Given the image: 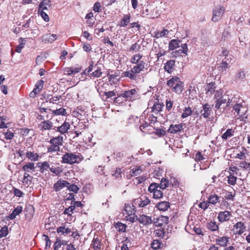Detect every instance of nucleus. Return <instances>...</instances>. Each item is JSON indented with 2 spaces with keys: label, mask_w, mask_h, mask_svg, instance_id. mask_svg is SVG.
<instances>
[{
  "label": "nucleus",
  "mask_w": 250,
  "mask_h": 250,
  "mask_svg": "<svg viewBox=\"0 0 250 250\" xmlns=\"http://www.w3.org/2000/svg\"><path fill=\"white\" fill-rule=\"evenodd\" d=\"M134 64L130 70L125 71L123 73L124 77L128 78L132 80H137L138 74L144 70L146 63L141 61L139 63Z\"/></svg>",
  "instance_id": "obj_1"
},
{
  "label": "nucleus",
  "mask_w": 250,
  "mask_h": 250,
  "mask_svg": "<svg viewBox=\"0 0 250 250\" xmlns=\"http://www.w3.org/2000/svg\"><path fill=\"white\" fill-rule=\"evenodd\" d=\"M227 105L233 108V110L235 113H237V115L240 114V112H244L248 110L242 100L238 99V98L236 97H233L230 100H229Z\"/></svg>",
  "instance_id": "obj_2"
},
{
  "label": "nucleus",
  "mask_w": 250,
  "mask_h": 250,
  "mask_svg": "<svg viewBox=\"0 0 250 250\" xmlns=\"http://www.w3.org/2000/svg\"><path fill=\"white\" fill-rule=\"evenodd\" d=\"M134 204H125V207L123 211L124 215L126 220L129 221L131 222H135L137 220L136 216L135 215V210L134 208Z\"/></svg>",
  "instance_id": "obj_3"
},
{
  "label": "nucleus",
  "mask_w": 250,
  "mask_h": 250,
  "mask_svg": "<svg viewBox=\"0 0 250 250\" xmlns=\"http://www.w3.org/2000/svg\"><path fill=\"white\" fill-rule=\"evenodd\" d=\"M81 155L76 154L74 153L67 152L62 157L61 162L63 164L73 165L75 163H79L82 160Z\"/></svg>",
  "instance_id": "obj_4"
},
{
  "label": "nucleus",
  "mask_w": 250,
  "mask_h": 250,
  "mask_svg": "<svg viewBox=\"0 0 250 250\" xmlns=\"http://www.w3.org/2000/svg\"><path fill=\"white\" fill-rule=\"evenodd\" d=\"M63 137L62 135H59L51 139L49 143L51 146L47 147V152H56L60 150V146L62 145Z\"/></svg>",
  "instance_id": "obj_5"
},
{
  "label": "nucleus",
  "mask_w": 250,
  "mask_h": 250,
  "mask_svg": "<svg viewBox=\"0 0 250 250\" xmlns=\"http://www.w3.org/2000/svg\"><path fill=\"white\" fill-rule=\"evenodd\" d=\"M225 11V8L222 5L215 6L212 10V21L217 22L220 21Z\"/></svg>",
  "instance_id": "obj_6"
},
{
  "label": "nucleus",
  "mask_w": 250,
  "mask_h": 250,
  "mask_svg": "<svg viewBox=\"0 0 250 250\" xmlns=\"http://www.w3.org/2000/svg\"><path fill=\"white\" fill-rule=\"evenodd\" d=\"M133 204L138 206L139 208H146V206L152 204L150 199L148 197L143 195L135 199L133 201Z\"/></svg>",
  "instance_id": "obj_7"
},
{
  "label": "nucleus",
  "mask_w": 250,
  "mask_h": 250,
  "mask_svg": "<svg viewBox=\"0 0 250 250\" xmlns=\"http://www.w3.org/2000/svg\"><path fill=\"white\" fill-rule=\"evenodd\" d=\"M125 101H133L137 98V91L135 89L125 91L122 94Z\"/></svg>",
  "instance_id": "obj_8"
},
{
  "label": "nucleus",
  "mask_w": 250,
  "mask_h": 250,
  "mask_svg": "<svg viewBox=\"0 0 250 250\" xmlns=\"http://www.w3.org/2000/svg\"><path fill=\"white\" fill-rule=\"evenodd\" d=\"M246 229V227L244 223L238 222L234 225L232 231L234 234L240 235L245 232Z\"/></svg>",
  "instance_id": "obj_9"
},
{
  "label": "nucleus",
  "mask_w": 250,
  "mask_h": 250,
  "mask_svg": "<svg viewBox=\"0 0 250 250\" xmlns=\"http://www.w3.org/2000/svg\"><path fill=\"white\" fill-rule=\"evenodd\" d=\"M213 105L207 103L203 105V109L201 111V114L205 118L209 117L212 114V107Z\"/></svg>",
  "instance_id": "obj_10"
},
{
  "label": "nucleus",
  "mask_w": 250,
  "mask_h": 250,
  "mask_svg": "<svg viewBox=\"0 0 250 250\" xmlns=\"http://www.w3.org/2000/svg\"><path fill=\"white\" fill-rule=\"evenodd\" d=\"M38 127L42 131L55 129V127H53V123L49 120L41 122L39 124Z\"/></svg>",
  "instance_id": "obj_11"
},
{
  "label": "nucleus",
  "mask_w": 250,
  "mask_h": 250,
  "mask_svg": "<svg viewBox=\"0 0 250 250\" xmlns=\"http://www.w3.org/2000/svg\"><path fill=\"white\" fill-rule=\"evenodd\" d=\"M104 66L102 64L97 62L95 64L94 71L90 74V77L99 78L102 76L103 72L102 71V67Z\"/></svg>",
  "instance_id": "obj_12"
},
{
  "label": "nucleus",
  "mask_w": 250,
  "mask_h": 250,
  "mask_svg": "<svg viewBox=\"0 0 250 250\" xmlns=\"http://www.w3.org/2000/svg\"><path fill=\"white\" fill-rule=\"evenodd\" d=\"M231 217H232V214L230 211H224L218 214L217 218L219 222L222 223L229 220Z\"/></svg>",
  "instance_id": "obj_13"
},
{
  "label": "nucleus",
  "mask_w": 250,
  "mask_h": 250,
  "mask_svg": "<svg viewBox=\"0 0 250 250\" xmlns=\"http://www.w3.org/2000/svg\"><path fill=\"white\" fill-rule=\"evenodd\" d=\"M69 183L65 180L60 179L54 185V189L56 191H60L62 188L68 187Z\"/></svg>",
  "instance_id": "obj_14"
},
{
  "label": "nucleus",
  "mask_w": 250,
  "mask_h": 250,
  "mask_svg": "<svg viewBox=\"0 0 250 250\" xmlns=\"http://www.w3.org/2000/svg\"><path fill=\"white\" fill-rule=\"evenodd\" d=\"M168 219V218L167 217L160 216L158 218H154L152 220V222L156 226L161 227L164 223L167 222Z\"/></svg>",
  "instance_id": "obj_15"
},
{
  "label": "nucleus",
  "mask_w": 250,
  "mask_h": 250,
  "mask_svg": "<svg viewBox=\"0 0 250 250\" xmlns=\"http://www.w3.org/2000/svg\"><path fill=\"white\" fill-rule=\"evenodd\" d=\"M138 221L143 225L146 226L151 224L152 223V219L151 217L146 215H142L138 218Z\"/></svg>",
  "instance_id": "obj_16"
},
{
  "label": "nucleus",
  "mask_w": 250,
  "mask_h": 250,
  "mask_svg": "<svg viewBox=\"0 0 250 250\" xmlns=\"http://www.w3.org/2000/svg\"><path fill=\"white\" fill-rule=\"evenodd\" d=\"M57 39L56 34H47L42 37V40L45 43L52 42L56 41Z\"/></svg>",
  "instance_id": "obj_17"
},
{
  "label": "nucleus",
  "mask_w": 250,
  "mask_h": 250,
  "mask_svg": "<svg viewBox=\"0 0 250 250\" xmlns=\"http://www.w3.org/2000/svg\"><path fill=\"white\" fill-rule=\"evenodd\" d=\"M183 129V125L182 124L178 125H171L168 130V132L172 134H175L180 132Z\"/></svg>",
  "instance_id": "obj_18"
},
{
  "label": "nucleus",
  "mask_w": 250,
  "mask_h": 250,
  "mask_svg": "<svg viewBox=\"0 0 250 250\" xmlns=\"http://www.w3.org/2000/svg\"><path fill=\"white\" fill-rule=\"evenodd\" d=\"M229 238L227 236L218 237L215 240L216 245L221 247L227 246Z\"/></svg>",
  "instance_id": "obj_19"
},
{
  "label": "nucleus",
  "mask_w": 250,
  "mask_h": 250,
  "mask_svg": "<svg viewBox=\"0 0 250 250\" xmlns=\"http://www.w3.org/2000/svg\"><path fill=\"white\" fill-rule=\"evenodd\" d=\"M175 61L173 60H170L165 63V70L168 73H171L174 69Z\"/></svg>",
  "instance_id": "obj_20"
},
{
  "label": "nucleus",
  "mask_w": 250,
  "mask_h": 250,
  "mask_svg": "<svg viewBox=\"0 0 250 250\" xmlns=\"http://www.w3.org/2000/svg\"><path fill=\"white\" fill-rule=\"evenodd\" d=\"M169 33V31L167 29L163 28L162 31H156L154 32L153 37L156 39L166 37L168 35Z\"/></svg>",
  "instance_id": "obj_21"
},
{
  "label": "nucleus",
  "mask_w": 250,
  "mask_h": 250,
  "mask_svg": "<svg viewBox=\"0 0 250 250\" xmlns=\"http://www.w3.org/2000/svg\"><path fill=\"white\" fill-rule=\"evenodd\" d=\"M101 239H100L98 237H94V238L93 239L90 247L94 250H100L101 246Z\"/></svg>",
  "instance_id": "obj_22"
},
{
  "label": "nucleus",
  "mask_w": 250,
  "mask_h": 250,
  "mask_svg": "<svg viewBox=\"0 0 250 250\" xmlns=\"http://www.w3.org/2000/svg\"><path fill=\"white\" fill-rule=\"evenodd\" d=\"M131 16L130 14L124 15L122 19L121 20L119 25L120 27L126 26L130 22Z\"/></svg>",
  "instance_id": "obj_23"
},
{
  "label": "nucleus",
  "mask_w": 250,
  "mask_h": 250,
  "mask_svg": "<svg viewBox=\"0 0 250 250\" xmlns=\"http://www.w3.org/2000/svg\"><path fill=\"white\" fill-rule=\"evenodd\" d=\"M81 69V68L68 67L64 69V72L65 74L70 75L79 73Z\"/></svg>",
  "instance_id": "obj_24"
},
{
  "label": "nucleus",
  "mask_w": 250,
  "mask_h": 250,
  "mask_svg": "<svg viewBox=\"0 0 250 250\" xmlns=\"http://www.w3.org/2000/svg\"><path fill=\"white\" fill-rule=\"evenodd\" d=\"M22 211V207L21 206H18L15 208L12 212L9 215L8 217L11 220L14 219L16 216L19 215Z\"/></svg>",
  "instance_id": "obj_25"
},
{
  "label": "nucleus",
  "mask_w": 250,
  "mask_h": 250,
  "mask_svg": "<svg viewBox=\"0 0 250 250\" xmlns=\"http://www.w3.org/2000/svg\"><path fill=\"white\" fill-rule=\"evenodd\" d=\"M69 128V123L66 122H64L62 125L57 127V130L60 133L63 134L67 132Z\"/></svg>",
  "instance_id": "obj_26"
},
{
  "label": "nucleus",
  "mask_w": 250,
  "mask_h": 250,
  "mask_svg": "<svg viewBox=\"0 0 250 250\" xmlns=\"http://www.w3.org/2000/svg\"><path fill=\"white\" fill-rule=\"evenodd\" d=\"M181 42L180 40L173 39L172 40L169 42L168 45V49L169 50H173L179 47Z\"/></svg>",
  "instance_id": "obj_27"
},
{
  "label": "nucleus",
  "mask_w": 250,
  "mask_h": 250,
  "mask_svg": "<svg viewBox=\"0 0 250 250\" xmlns=\"http://www.w3.org/2000/svg\"><path fill=\"white\" fill-rule=\"evenodd\" d=\"M156 208L160 210L165 211L169 207V203L167 201H163L156 204Z\"/></svg>",
  "instance_id": "obj_28"
},
{
  "label": "nucleus",
  "mask_w": 250,
  "mask_h": 250,
  "mask_svg": "<svg viewBox=\"0 0 250 250\" xmlns=\"http://www.w3.org/2000/svg\"><path fill=\"white\" fill-rule=\"evenodd\" d=\"M183 83L180 80L179 83H176L175 85L172 88V90L176 93L180 94L183 91Z\"/></svg>",
  "instance_id": "obj_29"
},
{
  "label": "nucleus",
  "mask_w": 250,
  "mask_h": 250,
  "mask_svg": "<svg viewBox=\"0 0 250 250\" xmlns=\"http://www.w3.org/2000/svg\"><path fill=\"white\" fill-rule=\"evenodd\" d=\"M57 232L58 233H61L64 235H66L71 232V229L66 228L65 226H60L57 228Z\"/></svg>",
  "instance_id": "obj_30"
},
{
  "label": "nucleus",
  "mask_w": 250,
  "mask_h": 250,
  "mask_svg": "<svg viewBox=\"0 0 250 250\" xmlns=\"http://www.w3.org/2000/svg\"><path fill=\"white\" fill-rule=\"evenodd\" d=\"M22 168L24 171H25V172H27L28 173V172H30L31 171L34 170L35 168V167L33 163L29 162L24 165Z\"/></svg>",
  "instance_id": "obj_31"
},
{
  "label": "nucleus",
  "mask_w": 250,
  "mask_h": 250,
  "mask_svg": "<svg viewBox=\"0 0 250 250\" xmlns=\"http://www.w3.org/2000/svg\"><path fill=\"white\" fill-rule=\"evenodd\" d=\"M180 79L177 76L172 77L168 81H167V84L168 86L171 88L175 85L176 83H179Z\"/></svg>",
  "instance_id": "obj_32"
},
{
  "label": "nucleus",
  "mask_w": 250,
  "mask_h": 250,
  "mask_svg": "<svg viewBox=\"0 0 250 250\" xmlns=\"http://www.w3.org/2000/svg\"><path fill=\"white\" fill-rule=\"evenodd\" d=\"M220 198V197L215 194H211L208 198V202L214 205L219 202Z\"/></svg>",
  "instance_id": "obj_33"
},
{
  "label": "nucleus",
  "mask_w": 250,
  "mask_h": 250,
  "mask_svg": "<svg viewBox=\"0 0 250 250\" xmlns=\"http://www.w3.org/2000/svg\"><path fill=\"white\" fill-rule=\"evenodd\" d=\"M143 55L140 53L136 54L131 57L130 62L132 64L139 63Z\"/></svg>",
  "instance_id": "obj_34"
},
{
  "label": "nucleus",
  "mask_w": 250,
  "mask_h": 250,
  "mask_svg": "<svg viewBox=\"0 0 250 250\" xmlns=\"http://www.w3.org/2000/svg\"><path fill=\"white\" fill-rule=\"evenodd\" d=\"M229 63L226 61H223L217 67L218 70L221 73H226L227 69L228 68Z\"/></svg>",
  "instance_id": "obj_35"
},
{
  "label": "nucleus",
  "mask_w": 250,
  "mask_h": 250,
  "mask_svg": "<svg viewBox=\"0 0 250 250\" xmlns=\"http://www.w3.org/2000/svg\"><path fill=\"white\" fill-rule=\"evenodd\" d=\"M26 156L29 159L33 161H37L39 157V155L37 153L31 151H27Z\"/></svg>",
  "instance_id": "obj_36"
},
{
  "label": "nucleus",
  "mask_w": 250,
  "mask_h": 250,
  "mask_svg": "<svg viewBox=\"0 0 250 250\" xmlns=\"http://www.w3.org/2000/svg\"><path fill=\"white\" fill-rule=\"evenodd\" d=\"M143 170L141 167L134 166L130 171V174L131 176H135L140 174Z\"/></svg>",
  "instance_id": "obj_37"
},
{
  "label": "nucleus",
  "mask_w": 250,
  "mask_h": 250,
  "mask_svg": "<svg viewBox=\"0 0 250 250\" xmlns=\"http://www.w3.org/2000/svg\"><path fill=\"white\" fill-rule=\"evenodd\" d=\"M214 83H208L206 88V93L208 95L212 94L213 93L215 92V86Z\"/></svg>",
  "instance_id": "obj_38"
},
{
  "label": "nucleus",
  "mask_w": 250,
  "mask_h": 250,
  "mask_svg": "<svg viewBox=\"0 0 250 250\" xmlns=\"http://www.w3.org/2000/svg\"><path fill=\"white\" fill-rule=\"evenodd\" d=\"M94 66L95 63L93 61H92L90 62L89 66L84 70V71L82 73V75L84 74L90 77L91 72L93 70H94Z\"/></svg>",
  "instance_id": "obj_39"
},
{
  "label": "nucleus",
  "mask_w": 250,
  "mask_h": 250,
  "mask_svg": "<svg viewBox=\"0 0 250 250\" xmlns=\"http://www.w3.org/2000/svg\"><path fill=\"white\" fill-rule=\"evenodd\" d=\"M38 167L40 168L41 172L43 173L45 170L49 169L50 167L48 162L45 161L42 163H38Z\"/></svg>",
  "instance_id": "obj_40"
},
{
  "label": "nucleus",
  "mask_w": 250,
  "mask_h": 250,
  "mask_svg": "<svg viewBox=\"0 0 250 250\" xmlns=\"http://www.w3.org/2000/svg\"><path fill=\"white\" fill-rule=\"evenodd\" d=\"M43 81L42 80L38 81L35 85V87L33 89V92L35 93H39L43 88Z\"/></svg>",
  "instance_id": "obj_41"
},
{
  "label": "nucleus",
  "mask_w": 250,
  "mask_h": 250,
  "mask_svg": "<svg viewBox=\"0 0 250 250\" xmlns=\"http://www.w3.org/2000/svg\"><path fill=\"white\" fill-rule=\"evenodd\" d=\"M163 243L159 240L155 239L151 243V247L154 250L161 249L163 247Z\"/></svg>",
  "instance_id": "obj_42"
},
{
  "label": "nucleus",
  "mask_w": 250,
  "mask_h": 250,
  "mask_svg": "<svg viewBox=\"0 0 250 250\" xmlns=\"http://www.w3.org/2000/svg\"><path fill=\"white\" fill-rule=\"evenodd\" d=\"M142 16L144 17H147L150 19H153L155 16L151 13V10L147 8H144L142 11Z\"/></svg>",
  "instance_id": "obj_43"
},
{
  "label": "nucleus",
  "mask_w": 250,
  "mask_h": 250,
  "mask_svg": "<svg viewBox=\"0 0 250 250\" xmlns=\"http://www.w3.org/2000/svg\"><path fill=\"white\" fill-rule=\"evenodd\" d=\"M207 228L208 229L214 231L218 229V226L215 222L210 221L208 223Z\"/></svg>",
  "instance_id": "obj_44"
},
{
  "label": "nucleus",
  "mask_w": 250,
  "mask_h": 250,
  "mask_svg": "<svg viewBox=\"0 0 250 250\" xmlns=\"http://www.w3.org/2000/svg\"><path fill=\"white\" fill-rule=\"evenodd\" d=\"M234 131L232 129H228L227 131L222 135V138L223 140H227L228 138L234 135Z\"/></svg>",
  "instance_id": "obj_45"
},
{
  "label": "nucleus",
  "mask_w": 250,
  "mask_h": 250,
  "mask_svg": "<svg viewBox=\"0 0 250 250\" xmlns=\"http://www.w3.org/2000/svg\"><path fill=\"white\" fill-rule=\"evenodd\" d=\"M164 105L160 103L155 102L152 107L151 111L158 113L162 110V108Z\"/></svg>",
  "instance_id": "obj_46"
},
{
  "label": "nucleus",
  "mask_w": 250,
  "mask_h": 250,
  "mask_svg": "<svg viewBox=\"0 0 250 250\" xmlns=\"http://www.w3.org/2000/svg\"><path fill=\"white\" fill-rule=\"evenodd\" d=\"M50 171L56 176H59L62 172V168L60 167H51L49 168Z\"/></svg>",
  "instance_id": "obj_47"
},
{
  "label": "nucleus",
  "mask_w": 250,
  "mask_h": 250,
  "mask_svg": "<svg viewBox=\"0 0 250 250\" xmlns=\"http://www.w3.org/2000/svg\"><path fill=\"white\" fill-rule=\"evenodd\" d=\"M192 113V110L190 107H186L184 109L183 113L181 115L183 119L186 118L190 116Z\"/></svg>",
  "instance_id": "obj_48"
},
{
  "label": "nucleus",
  "mask_w": 250,
  "mask_h": 250,
  "mask_svg": "<svg viewBox=\"0 0 250 250\" xmlns=\"http://www.w3.org/2000/svg\"><path fill=\"white\" fill-rule=\"evenodd\" d=\"M160 188L159 187V184H156L155 183H151L148 187V191L151 193H153L154 191H156L158 189Z\"/></svg>",
  "instance_id": "obj_49"
},
{
  "label": "nucleus",
  "mask_w": 250,
  "mask_h": 250,
  "mask_svg": "<svg viewBox=\"0 0 250 250\" xmlns=\"http://www.w3.org/2000/svg\"><path fill=\"white\" fill-rule=\"evenodd\" d=\"M32 177L27 172H25L23 175L22 182L25 185H30L31 183Z\"/></svg>",
  "instance_id": "obj_50"
},
{
  "label": "nucleus",
  "mask_w": 250,
  "mask_h": 250,
  "mask_svg": "<svg viewBox=\"0 0 250 250\" xmlns=\"http://www.w3.org/2000/svg\"><path fill=\"white\" fill-rule=\"evenodd\" d=\"M52 113L55 115H63L65 116L67 114L66 110L63 108H60L59 109L53 110Z\"/></svg>",
  "instance_id": "obj_51"
},
{
  "label": "nucleus",
  "mask_w": 250,
  "mask_h": 250,
  "mask_svg": "<svg viewBox=\"0 0 250 250\" xmlns=\"http://www.w3.org/2000/svg\"><path fill=\"white\" fill-rule=\"evenodd\" d=\"M126 226L122 223L118 222L115 225L116 229L119 231L125 232V231Z\"/></svg>",
  "instance_id": "obj_52"
},
{
  "label": "nucleus",
  "mask_w": 250,
  "mask_h": 250,
  "mask_svg": "<svg viewBox=\"0 0 250 250\" xmlns=\"http://www.w3.org/2000/svg\"><path fill=\"white\" fill-rule=\"evenodd\" d=\"M75 209V206L71 204L70 207L65 209L63 211V214H67L68 216H70L72 214L73 211Z\"/></svg>",
  "instance_id": "obj_53"
},
{
  "label": "nucleus",
  "mask_w": 250,
  "mask_h": 250,
  "mask_svg": "<svg viewBox=\"0 0 250 250\" xmlns=\"http://www.w3.org/2000/svg\"><path fill=\"white\" fill-rule=\"evenodd\" d=\"M169 185L168 181L166 178H162L160 184L159 185V187L160 188L163 189H166L167 187H168Z\"/></svg>",
  "instance_id": "obj_54"
},
{
  "label": "nucleus",
  "mask_w": 250,
  "mask_h": 250,
  "mask_svg": "<svg viewBox=\"0 0 250 250\" xmlns=\"http://www.w3.org/2000/svg\"><path fill=\"white\" fill-rule=\"evenodd\" d=\"M38 14L40 15L42 18L46 22H48L49 21V18L48 15L44 12V11H42V10L40 9L38 10Z\"/></svg>",
  "instance_id": "obj_55"
},
{
  "label": "nucleus",
  "mask_w": 250,
  "mask_h": 250,
  "mask_svg": "<svg viewBox=\"0 0 250 250\" xmlns=\"http://www.w3.org/2000/svg\"><path fill=\"white\" fill-rule=\"evenodd\" d=\"M161 188H159L153 193V198L156 199H159L163 197V192L161 190Z\"/></svg>",
  "instance_id": "obj_56"
},
{
  "label": "nucleus",
  "mask_w": 250,
  "mask_h": 250,
  "mask_svg": "<svg viewBox=\"0 0 250 250\" xmlns=\"http://www.w3.org/2000/svg\"><path fill=\"white\" fill-rule=\"evenodd\" d=\"M228 183L231 185H234L236 184L237 178L232 174L228 176Z\"/></svg>",
  "instance_id": "obj_57"
},
{
  "label": "nucleus",
  "mask_w": 250,
  "mask_h": 250,
  "mask_svg": "<svg viewBox=\"0 0 250 250\" xmlns=\"http://www.w3.org/2000/svg\"><path fill=\"white\" fill-rule=\"evenodd\" d=\"M125 101V100L122 96V94H121L114 99L113 103L115 104H119L124 103Z\"/></svg>",
  "instance_id": "obj_58"
},
{
  "label": "nucleus",
  "mask_w": 250,
  "mask_h": 250,
  "mask_svg": "<svg viewBox=\"0 0 250 250\" xmlns=\"http://www.w3.org/2000/svg\"><path fill=\"white\" fill-rule=\"evenodd\" d=\"M67 188L69 191L74 192L75 193H77L79 190V188L74 184L70 185L69 184V185H68Z\"/></svg>",
  "instance_id": "obj_59"
},
{
  "label": "nucleus",
  "mask_w": 250,
  "mask_h": 250,
  "mask_svg": "<svg viewBox=\"0 0 250 250\" xmlns=\"http://www.w3.org/2000/svg\"><path fill=\"white\" fill-rule=\"evenodd\" d=\"M237 119H239L242 121L246 122V120L248 118V114L247 112L243 113L242 114H239L236 116Z\"/></svg>",
  "instance_id": "obj_60"
},
{
  "label": "nucleus",
  "mask_w": 250,
  "mask_h": 250,
  "mask_svg": "<svg viewBox=\"0 0 250 250\" xmlns=\"http://www.w3.org/2000/svg\"><path fill=\"white\" fill-rule=\"evenodd\" d=\"M237 119H239L242 121L246 122V120L248 118V114L247 112L243 113L242 114H239L236 116Z\"/></svg>",
  "instance_id": "obj_61"
},
{
  "label": "nucleus",
  "mask_w": 250,
  "mask_h": 250,
  "mask_svg": "<svg viewBox=\"0 0 250 250\" xmlns=\"http://www.w3.org/2000/svg\"><path fill=\"white\" fill-rule=\"evenodd\" d=\"M181 49L178 50V52H181L182 53L187 55L188 54V45L187 43L182 44H181Z\"/></svg>",
  "instance_id": "obj_62"
},
{
  "label": "nucleus",
  "mask_w": 250,
  "mask_h": 250,
  "mask_svg": "<svg viewBox=\"0 0 250 250\" xmlns=\"http://www.w3.org/2000/svg\"><path fill=\"white\" fill-rule=\"evenodd\" d=\"M228 97V96H224L220 97V98H219L218 99L219 100L220 102H221L222 104H227L226 106H228L227 105L228 102L229 100H230L231 99L229 98Z\"/></svg>",
  "instance_id": "obj_63"
},
{
  "label": "nucleus",
  "mask_w": 250,
  "mask_h": 250,
  "mask_svg": "<svg viewBox=\"0 0 250 250\" xmlns=\"http://www.w3.org/2000/svg\"><path fill=\"white\" fill-rule=\"evenodd\" d=\"M166 109L168 111H170L172 109L173 105V102L171 101L170 99H167L166 100Z\"/></svg>",
  "instance_id": "obj_64"
}]
</instances>
